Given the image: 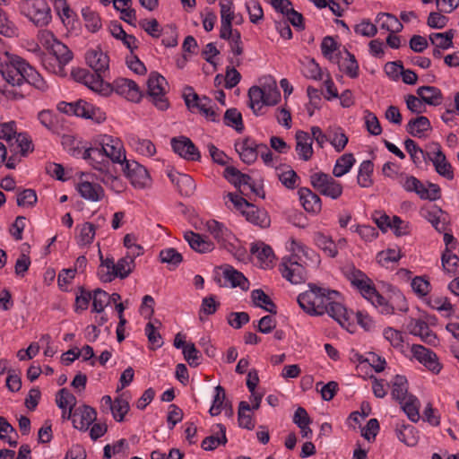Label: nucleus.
<instances>
[{
  "mask_svg": "<svg viewBox=\"0 0 459 459\" xmlns=\"http://www.w3.org/2000/svg\"><path fill=\"white\" fill-rule=\"evenodd\" d=\"M224 123L228 126H234L238 133L244 130L242 115L237 108H229L226 110L224 114Z\"/></svg>",
  "mask_w": 459,
  "mask_h": 459,
  "instance_id": "nucleus-59",
  "label": "nucleus"
},
{
  "mask_svg": "<svg viewBox=\"0 0 459 459\" xmlns=\"http://www.w3.org/2000/svg\"><path fill=\"white\" fill-rule=\"evenodd\" d=\"M374 170V164L371 160H364L361 162L357 177L358 184L361 187H369L372 186L373 181L371 175Z\"/></svg>",
  "mask_w": 459,
  "mask_h": 459,
  "instance_id": "nucleus-48",
  "label": "nucleus"
},
{
  "mask_svg": "<svg viewBox=\"0 0 459 459\" xmlns=\"http://www.w3.org/2000/svg\"><path fill=\"white\" fill-rule=\"evenodd\" d=\"M296 138V152L299 157L303 160H308L313 155V139L309 136L308 133L305 131H298L295 135Z\"/></svg>",
  "mask_w": 459,
  "mask_h": 459,
  "instance_id": "nucleus-27",
  "label": "nucleus"
},
{
  "mask_svg": "<svg viewBox=\"0 0 459 459\" xmlns=\"http://www.w3.org/2000/svg\"><path fill=\"white\" fill-rule=\"evenodd\" d=\"M411 333L418 335L427 343L432 344L437 341V336L429 329L428 324L422 320H415L411 325Z\"/></svg>",
  "mask_w": 459,
  "mask_h": 459,
  "instance_id": "nucleus-38",
  "label": "nucleus"
},
{
  "mask_svg": "<svg viewBox=\"0 0 459 459\" xmlns=\"http://www.w3.org/2000/svg\"><path fill=\"white\" fill-rule=\"evenodd\" d=\"M241 160L246 164L254 163L259 154V144L250 138H246L241 143L236 144Z\"/></svg>",
  "mask_w": 459,
  "mask_h": 459,
  "instance_id": "nucleus-22",
  "label": "nucleus"
},
{
  "mask_svg": "<svg viewBox=\"0 0 459 459\" xmlns=\"http://www.w3.org/2000/svg\"><path fill=\"white\" fill-rule=\"evenodd\" d=\"M129 409V403L126 399L122 397H117L114 400V405H112L111 409L113 418L118 422L123 421Z\"/></svg>",
  "mask_w": 459,
  "mask_h": 459,
  "instance_id": "nucleus-63",
  "label": "nucleus"
},
{
  "mask_svg": "<svg viewBox=\"0 0 459 459\" xmlns=\"http://www.w3.org/2000/svg\"><path fill=\"white\" fill-rule=\"evenodd\" d=\"M328 142L336 152H342L348 143V137L341 128L328 132Z\"/></svg>",
  "mask_w": 459,
  "mask_h": 459,
  "instance_id": "nucleus-60",
  "label": "nucleus"
},
{
  "mask_svg": "<svg viewBox=\"0 0 459 459\" xmlns=\"http://www.w3.org/2000/svg\"><path fill=\"white\" fill-rule=\"evenodd\" d=\"M76 190L83 199L90 202H100L105 196V191L100 184L89 181L78 183Z\"/></svg>",
  "mask_w": 459,
  "mask_h": 459,
  "instance_id": "nucleus-20",
  "label": "nucleus"
},
{
  "mask_svg": "<svg viewBox=\"0 0 459 459\" xmlns=\"http://www.w3.org/2000/svg\"><path fill=\"white\" fill-rule=\"evenodd\" d=\"M377 21L381 22V29L392 33L399 32L403 28L400 21L394 15L388 13H378L377 16Z\"/></svg>",
  "mask_w": 459,
  "mask_h": 459,
  "instance_id": "nucleus-43",
  "label": "nucleus"
},
{
  "mask_svg": "<svg viewBox=\"0 0 459 459\" xmlns=\"http://www.w3.org/2000/svg\"><path fill=\"white\" fill-rule=\"evenodd\" d=\"M134 255H126V256L118 259L115 264L114 271H106L103 269L100 270V279L103 282H110L114 278L118 277L120 279L126 278L134 270L135 266Z\"/></svg>",
  "mask_w": 459,
  "mask_h": 459,
  "instance_id": "nucleus-12",
  "label": "nucleus"
},
{
  "mask_svg": "<svg viewBox=\"0 0 459 459\" xmlns=\"http://www.w3.org/2000/svg\"><path fill=\"white\" fill-rule=\"evenodd\" d=\"M310 289L298 296L297 301L299 307L310 316H322L325 314L326 307L331 304L333 296L339 293L315 285H309Z\"/></svg>",
  "mask_w": 459,
  "mask_h": 459,
  "instance_id": "nucleus-2",
  "label": "nucleus"
},
{
  "mask_svg": "<svg viewBox=\"0 0 459 459\" xmlns=\"http://www.w3.org/2000/svg\"><path fill=\"white\" fill-rule=\"evenodd\" d=\"M311 186L322 195L333 200L338 199L343 192L342 185L332 176L324 172H316L310 176Z\"/></svg>",
  "mask_w": 459,
  "mask_h": 459,
  "instance_id": "nucleus-3",
  "label": "nucleus"
},
{
  "mask_svg": "<svg viewBox=\"0 0 459 459\" xmlns=\"http://www.w3.org/2000/svg\"><path fill=\"white\" fill-rule=\"evenodd\" d=\"M171 182L176 185L179 194L185 196H190L195 190L194 179L186 174L169 173Z\"/></svg>",
  "mask_w": 459,
  "mask_h": 459,
  "instance_id": "nucleus-24",
  "label": "nucleus"
},
{
  "mask_svg": "<svg viewBox=\"0 0 459 459\" xmlns=\"http://www.w3.org/2000/svg\"><path fill=\"white\" fill-rule=\"evenodd\" d=\"M251 298L254 304L256 307H262L265 311L276 315L277 307L273 301L270 299V297L265 294V292L261 289L254 290L251 292Z\"/></svg>",
  "mask_w": 459,
  "mask_h": 459,
  "instance_id": "nucleus-35",
  "label": "nucleus"
},
{
  "mask_svg": "<svg viewBox=\"0 0 459 459\" xmlns=\"http://www.w3.org/2000/svg\"><path fill=\"white\" fill-rule=\"evenodd\" d=\"M298 195L306 212L313 214H317L321 212L322 201L317 194L307 187H300Z\"/></svg>",
  "mask_w": 459,
  "mask_h": 459,
  "instance_id": "nucleus-18",
  "label": "nucleus"
},
{
  "mask_svg": "<svg viewBox=\"0 0 459 459\" xmlns=\"http://www.w3.org/2000/svg\"><path fill=\"white\" fill-rule=\"evenodd\" d=\"M391 394L394 399L399 403L404 401L409 397L408 394V383L405 377L396 375L392 382Z\"/></svg>",
  "mask_w": 459,
  "mask_h": 459,
  "instance_id": "nucleus-37",
  "label": "nucleus"
},
{
  "mask_svg": "<svg viewBox=\"0 0 459 459\" xmlns=\"http://www.w3.org/2000/svg\"><path fill=\"white\" fill-rule=\"evenodd\" d=\"M412 192L416 193L420 198L429 201H436L441 196L440 187L437 184L428 183L426 186L420 180Z\"/></svg>",
  "mask_w": 459,
  "mask_h": 459,
  "instance_id": "nucleus-36",
  "label": "nucleus"
},
{
  "mask_svg": "<svg viewBox=\"0 0 459 459\" xmlns=\"http://www.w3.org/2000/svg\"><path fill=\"white\" fill-rule=\"evenodd\" d=\"M441 262L444 271L449 275L459 273V257L452 254L448 248L443 253Z\"/></svg>",
  "mask_w": 459,
  "mask_h": 459,
  "instance_id": "nucleus-53",
  "label": "nucleus"
},
{
  "mask_svg": "<svg viewBox=\"0 0 459 459\" xmlns=\"http://www.w3.org/2000/svg\"><path fill=\"white\" fill-rule=\"evenodd\" d=\"M345 275L365 299L371 298L372 295L380 298V293L376 290L374 283L362 271L351 266L346 269Z\"/></svg>",
  "mask_w": 459,
  "mask_h": 459,
  "instance_id": "nucleus-7",
  "label": "nucleus"
},
{
  "mask_svg": "<svg viewBox=\"0 0 459 459\" xmlns=\"http://www.w3.org/2000/svg\"><path fill=\"white\" fill-rule=\"evenodd\" d=\"M214 397L212 401V404L209 410V413L212 416H217L219 415L222 409L227 410L228 408V402H226V393L225 389L221 385H217L214 388Z\"/></svg>",
  "mask_w": 459,
  "mask_h": 459,
  "instance_id": "nucleus-45",
  "label": "nucleus"
},
{
  "mask_svg": "<svg viewBox=\"0 0 459 459\" xmlns=\"http://www.w3.org/2000/svg\"><path fill=\"white\" fill-rule=\"evenodd\" d=\"M25 67L27 69L24 71L25 83H29L41 91H47L48 84L42 76L30 65Z\"/></svg>",
  "mask_w": 459,
  "mask_h": 459,
  "instance_id": "nucleus-55",
  "label": "nucleus"
},
{
  "mask_svg": "<svg viewBox=\"0 0 459 459\" xmlns=\"http://www.w3.org/2000/svg\"><path fill=\"white\" fill-rule=\"evenodd\" d=\"M82 14L90 31L96 32L102 27L100 17L95 11L86 7L82 10Z\"/></svg>",
  "mask_w": 459,
  "mask_h": 459,
  "instance_id": "nucleus-56",
  "label": "nucleus"
},
{
  "mask_svg": "<svg viewBox=\"0 0 459 459\" xmlns=\"http://www.w3.org/2000/svg\"><path fill=\"white\" fill-rule=\"evenodd\" d=\"M184 99L189 109L196 108L210 121L216 122L219 120L218 113L211 106L212 100L210 98L206 96L200 98L194 92L192 87H187L184 93Z\"/></svg>",
  "mask_w": 459,
  "mask_h": 459,
  "instance_id": "nucleus-6",
  "label": "nucleus"
},
{
  "mask_svg": "<svg viewBox=\"0 0 459 459\" xmlns=\"http://www.w3.org/2000/svg\"><path fill=\"white\" fill-rule=\"evenodd\" d=\"M159 257L161 263L167 264L172 269L178 267L183 261L182 255L173 247L162 249Z\"/></svg>",
  "mask_w": 459,
  "mask_h": 459,
  "instance_id": "nucleus-54",
  "label": "nucleus"
},
{
  "mask_svg": "<svg viewBox=\"0 0 459 459\" xmlns=\"http://www.w3.org/2000/svg\"><path fill=\"white\" fill-rule=\"evenodd\" d=\"M263 91L264 92V105L274 106L281 99V92L277 87L276 82L273 79L263 86Z\"/></svg>",
  "mask_w": 459,
  "mask_h": 459,
  "instance_id": "nucleus-51",
  "label": "nucleus"
},
{
  "mask_svg": "<svg viewBox=\"0 0 459 459\" xmlns=\"http://www.w3.org/2000/svg\"><path fill=\"white\" fill-rule=\"evenodd\" d=\"M28 63L17 56L5 53L4 59L0 63V74L5 84L0 86V93L6 99L18 100L24 98L22 90L25 83V73Z\"/></svg>",
  "mask_w": 459,
  "mask_h": 459,
  "instance_id": "nucleus-1",
  "label": "nucleus"
},
{
  "mask_svg": "<svg viewBox=\"0 0 459 459\" xmlns=\"http://www.w3.org/2000/svg\"><path fill=\"white\" fill-rule=\"evenodd\" d=\"M89 89L104 96L108 95L112 91V87L109 83L103 81L101 73H91L86 75V80L83 82Z\"/></svg>",
  "mask_w": 459,
  "mask_h": 459,
  "instance_id": "nucleus-32",
  "label": "nucleus"
},
{
  "mask_svg": "<svg viewBox=\"0 0 459 459\" xmlns=\"http://www.w3.org/2000/svg\"><path fill=\"white\" fill-rule=\"evenodd\" d=\"M411 352L413 357L429 370L434 374L440 372L442 366L435 352L420 344H413Z\"/></svg>",
  "mask_w": 459,
  "mask_h": 459,
  "instance_id": "nucleus-15",
  "label": "nucleus"
},
{
  "mask_svg": "<svg viewBox=\"0 0 459 459\" xmlns=\"http://www.w3.org/2000/svg\"><path fill=\"white\" fill-rule=\"evenodd\" d=\"M113 89L118 94L133 102H139L143 98V91L137 83L130 79L118 78L113 82Z\"/></svg>",
  "mask_w": 459,
  "mask_h": 459,
  "instance_id": "nucleus-16",
  "label": "nucleus"
},
{
  "mask_svg": "<svg viewBox=\"0 0 459 459\" xmlns=\"http://www.w3.org/2000/svg\"><path fill=\"white\" fill-rule=\"evenodd\" d=\"M314 240L316 245L320 249H322L326 255L330 257H334L337 255L338 250L336 249V245L328 236L317 232L314 237Z\"/></svg>",
  "mask_w": 459,
  "mask_h": 459,
  "instance_id": "nucleus-50",
  "label": "nucleus"
},
{
  "mask_svg": "<svg viewBox=\"0 0 459 459\" xmlns=\"http://www.w3.org/2000/svg\"><path fill=\"white\" fill-rule=\"evenodd\" d=\"M184 238L188 243L190 247L195 252L204 254L211 252L214 249V245L212 242L194 231H186L184 234Z\"/></svg>",
  "mask_w": 459,
  "mask_h": 459,
  "instance_id": "nucleus-26",
  "label": "nucleus"
},
{
  "mask_svg": "<svg viewBox=\"0 0 459 459\" xmlns=\"http://www.w3.org/2000/svg\"><path fill=\"white\" fill-rule=\"evenodd\" d=\"M250 410L251 407L248 404V403L245 401L239 403L238 411V420L239 427L247 429H253L255 428V423L252 416L247 413V411H249Z\"/></svg>",
  "mask_w": 459,
  "mask_h": 459,
  "instance_id": "nucleus-58",
  "label": "nucleus"
},
{
  "mask_svg": "<svg viewBox=\"0 0 459 459\" xmlns=\"http://www.w3.org/2000/svg\"><path fill=\"white\" fill-rule=\"evenodd\" d=\"M398 439L408 446H414L418 443V437L415 433V429L411 426H403V429L397 431Z\"/></svg>",
  "mask_w": 459,
  "mask_h": 459,
  "instance_id": "nucleus-64",
  "label": "nucleus"
},
{
  "mask_svg": "<svg viewBox=\"0 0 459 459\" xmlns=\"http://www.w3.org/2000/svg\"><path fill=\"white\" fill-rule=\"evenodd\" d=\"M242 215L246 217V220L255 226L260 228H267L270 226V218L265 210L260 209L257 206L249 204L243 210Z\"/></svg>",
  "mask_w": 459,
  "mask_h": 459,
  "instance_id": "nucleus-21",
  "label": "nucleus"
},
{
  "mask_svg": "<svg viewBox=\"0 0 459 459\" xmlns=\"http://www.w3.org/2000/svg\"><path fill=\"white\" fill-rule=\"evenodd\" d=\"M16 134L15 122L11 121L0 125V139L6 141L11 152H13V147L14 146L13 140Z\"/></svg>",
  "mask_w": 459,
  "mask_h": 459,
  "instance_id": "nucleus-62",
  "label": "nucleus"
},
{
  "mask_svg": "<svg viewBox=\"0 0 459 459\" xmlns=\"http://www.w3.org/2000/svg\"><path fill=\"white\" fill-rule=\"evenodd\" d=\"M454 36L455 31L453 30H449L445 32L431 33L429 36V39L432 45L437 48L446 50L453 47Z\"/></svg>",
  "mask_w": 459,
  "mask_h": 459,
  "instance_id": "nucleus-40",
  "label": "nucleus"
},
{
  "mask_svg": "<svg viewBox=\"0 0 459 459\" xmlns=\"http://www.w3.org/2000/svg\"><path fill=\"white\" fill-rule=\"evenodd\" d=\"M282 276L292 284H299L306 281L307 272L305 267L298 262V256L292 255L283 257L280 265Z\"/></svg>",
  "mask_w": 459,
  "mask_h": 459,
  "instance_id": "nucleus-9",
  "label": "nucleus"
},
{
  "mask_svg": "<svg viewBox=\"0 0 459 459\" xmlns=\"http://www.w3.org/2000/svg\"><path fill=\"white\" fill-rule=\"evenodd\" d=\"M101 158L106 156L114 163L123 165L126 160L123 143L118 138L104 135L100 147H99Z\"/></svg>",
  "mask_w": 459,
  "mask_h": 459,
  "instance_id": "nucleus-11",
  "label": "nucleus"
},
{
  "mask_svg": "<svg viewBox=\"0 0 459 459\" xmlns=\"http://www.w3.org/2000/svg\"><path fill=\"white\" fill-rule=\"evenodd\" d=\"M229 62L232 65L231 67L228 66L226 68V75H225V87L227 89H232L236 85L238 84L241 79L240 74L237 71L235 66H239L241 64L240 59L238 58H229Z\"/></svg>",
  "mask_w": 459,
  "mask_h": 459,
  "instance_id": "nucleus-49",
  "label": "nucleus"
},
{
  "mask_svg": "<svg viewBox=\"0 0 459 459\" xmlns=\"http://www.w3.org/2000/svg\"><path fill=\"white\" fill-rule=\"evenodd\" d=\"M429 130H431L430 122L428 117L423 116L411 119L406 126V131L414 137H421Z\"/></svg>",
  "mask_w": 459,
  "mask_h": 459,
  "instance_id": "nucleus-34",
  "label": "nucleus"
},
{
  "mask_svg": "<svg viewBox=\"0 0 459 459\" xmlns=\"http://www.w3.org/2000/svg\"><path fill=\"white\" fill-rule=\"evenodd\" d=\"M404 147L416 165L420 164L422 160H428L427 152L420 148L412 139H406L404 141Z\"/></svg>",
  "mask_w": 459,
  "mask_h": 459,
  "instance_id": "nucleus-57",
  "label": "nucleus"
},
{
  "mask_svg": "<svg viewBox=\"0 0 459 459\" xmlns=\"http://www.w3.org/2000/svg\"><path fill=\"white\" fill-rule=\"evenodd\" d=\"M224 279L231 285V287H239L243 290L249 288V281L242 273L236 270L230 264H225L221 267Z\"/></svg>",
  "mask_w": 459,
  "mask_h": 459,
  "instance_id": "nucleus-28",
  "label": "nucleus"
},
{
  "mask_svg": "<svg viewBox=\"0 0 459 459\" xmlns=\"http://www.w3.org/2000/svg\"><path fill=\"white\" fill-rule=\"evenodd\" d=\"M22 13L36 26L43 27L51 21V10L46 0H32L22 7Z\"/></svg>",
  "mask_w": 459,
  "mask_h": 459,
  "instance_id": "nucleus-5",
  "label": "nucleus"
},
{
  "mask_svg": "<svg viewBox=\"0 0 459 459\" xmlns=\"http://www.w3.org/2000/svg\"><path fill=\"white\" fill-rule=\"evenodd\" d=\"M122 169L135 188L143 189L151 185V178L147 169L137 161L126 160L122 165Z\"/></svg>",
  "mask_w": 459,
  "mask_h": 459,
  "instance_id": "nucleus-8",
  "label": "nucleus"
},
{
  "mask_svg": "<svg viewBox=\"0 0 459 459\" xmlns=\"http://www.w3.org/2000/svg\"><path fill=\"white\" fill-rule=\"evenodd\" d=\"M356 160L352 153H344L341 157L336 160L333 169V175L335 178H341L347 174L354 163Z\"/></svg>",
  "mask_w": 459,
  "mask_h": 459,
  "instance_id": "nucleus-39",
  "label": "nucleus"
},
{
  "mask_svg": "<svg viewBox=\"0 0 459 459\" xmlns=\"http://www.w3.org/2000/svg\"><path fill=\"white\" fill-rule=\"evenodd\" d=\"M165 84H167L165 77L156 72L151 73L147 81V94L150 101L160 110H166L169 107L165 96Z\"/></svg>",
  "mask_w": 459,
  "mask_h": 459,
  "instance_id": "nucleus-4",
  "label": "nucleus"
},
{
  "mask_svg": "<svg viewBox=\"0 0 459 459\" xmlns=\"http://www.w3.org/2000/svg\"><path fill=\"white\" fill-rule=\"evenodd\" d=\"M223 176L230 184L238 188L241 194H244V190L241 187L246 189V185L251 184V177L249 175L242 173L232 166L226 167Z\"/></svg>",
  "mask_w": 459,
  "mask_h": 459,
  "instance_id": "nucleus-31",
  "label": "nucleus"
},
{
  "mask_svg": "<svg viewBox=\"0 0 459 459\" xmlns=\"http://www.w3.org/2000/svg\"><path fill=\"white\" fill-rule=\"evenodd\" d=\"M249 107L255 115H258V111L264 105V92L262 86H252L248 90Z\"/></svg>",
  "mask_w": 459,
  "mask_h": 459,
  "instance_id": "nucleus-52",
  "label": "nucleus"
},
{
  "mask_svg": "<svg viewBox=\"0 0 459 459\" xmlns=\"http://www.w3.org/2000/svg\"><path fill=\"white\" fill-rule=\"evenodd\" d=\"M49 50L50 54L58 62L60 70H62L63 67L73 59L72 51L68 48L67 46L56 39H53V42L49 47Z\"/></svg>",
  "mask_w": 459,
  "mask_h": 459,
  "instance_id": "nucleus-30",
  "label": "nucleus"
},
{
  "mask_svg": "<svg viewBox=\"0 0 459 459\" xmlns=\"http://www.w3.org/2000/svg\"><path fill=\"white\" fill-rule=\"evenodd\" d=\"M85 59L88 65L96 73H104L108 69L109 58L100 48L87 51Z\"/></svg>",
  "mask_w": 459,
  "mask_h": 459,
  "instance_id": "nucleus-19",
  "label": "nucleus"
},
{
  "mask_svg": "<svg viewBox=\"0 0 459 459\" xmlns=\"http://www.w3.org/2000/svg\"><path fill=\"white\" fill-rule=\"evenodd\" d=\"M92 299V312L101 313L105 307L109 303L108 294L101 290L96 289L91 295Z\"/></svg>",
  "mask_w": 459,
  "mask_h": 459,
  "instance_id": "nucleus-61",
  "label": "nucleus"
},
{
  "mask_svg": "<svg viewBox=\"0 0 459 459\" xmlns=\"http://www.w3.org/2000/svg\"><path fill=\"white\" fill-rule=\"evenodd\" d=\"M56 402L57 406L63 410L62 417L65 418V409L69 408L71 413L74 412L73 409L76 404V398L68 389L62 388L57 393Z\"/></svg>",
  "mask_w": 459,
  "mask_h": 459,
  "instance_id": "nucleus-46",
  "label": "nucleus"
},
{
  "mask_svg": "<svg viewBox=\"0 0 459 459\" xmlns=\"http://www.w3.org/2000/svg\"><path fill=\"white\" fill-rule=\"evenodd\" d=\"M213 435L205 437L201 446L204 450H214L219 445H225L227 443L226 428L224 425L218 423L213 426Z\"/></svg>",
  "mask_w": 459,
  "mask_h": 459,
  "instance_id": "nucleus-25",
  "label": "nucleus"
},
{
  "mask_svg": "<svg viewBox=\"0 0 459 459\" xmlns=\"http://www.w3.org/2000/svg\"><path fill=\"white\" fill-rule=\"evenodd\" d=\"M67 419L72 420L75 429L86 430L96 420L97 412L92 407L83 405L75 409L73 413L69 410Z\"/></svg>",
  "mask_w": 459,
  "mask_h": 459,
  "instance_id": "nucleus-13",
  "label": "nucleus"
},
{
  "mask_svg": "<svg viewBox=\"0 0 459 459\" xmlns=\"http://www.w3.org/2000/svg\"><path fill=\"white\" fill-rule=\"evenodd\" d=\"M399 403L403 411L412 422H417L420 420L419 410L420 403L416 396L410 394L407 399Z\"/></svg>",
  "mask_w": 459,
  "mask_h": 459,
  "instance_id": "nucleus-41",
  "label": "nucleus"
},
{
  "mask_svg": "<svg viewBox=\"0 0 459 459\" xmlns=\"http://www.w3.org/2000/svg\"><path fill=\"white\" fill-rule=\"evenodd\" d=\"M171 147L175 153L186 160H199L200 152L195 143L186 136L174 137L171 139Z\"/></svg>",
  "mask_w": 459,
  "mask_h": 459,
  "instance_id": "nucleus-14",
  "label": "nucleus"
},
{
  "mask_svg": "<svg viewBox=\"0 0 459 459\" xmlns=\"http://www.w3.org/2000/svg\"><path fill=\"white\" fill-rule=\"evenodd\" d=\"M417 94L421 100L430 106H438L442 103L443 94L434 86H421L417 89Z\"/></svg>",
  "mask_w": 459,
  "mask_h": 459,
  "instance_id": "nucleus-33",
  "label": "nucleus"
},
{
  "mask_svg": "<svg viewBox=\"0 0 459 459\" xmlns=\"http://www.w3.org/2000/svg\"><path fill=\"white\" fill-rule=\"evenodd\" d=\"M429 151L427 152L428 160H429L437 173L446 178V179L454 178V171L451 164L447 161L445 153L443 152L441 146L437 143H433L429 145Z\"/></svg>",
  "mask_w": 459,
  "mask_h": 459,
  "instance_id": "nucleus-10",
  "label": "nucleus"
},
{
  "mask_svg": "<svg viewBox=\"0 0 459 459\" xmlns=\"http://www.w3.org/2000/svg\"><path fill=\"white\" fill-rule=\"evenodd\" d=\"M421 214L438 232L446 230V214L440 208L432 206L429 209H422Z\"/></svg>",
  "mask_w": 459,
  "mask_h": 459,
  "instance_id": "nucleus-23",
  "label": "nucleus"
},
{
  "mask_svg": "<svg viewBox=\"0 0 459 459\" xmlns=\"http://www.w3.org/2000/svg\"><path fill=\"white\" fill-rule=\"evenodd\" d=\"M129 143L135 152L142 155L150 157L156 152V148L151 140L132 136L129 140Z\"/></svg>",
  "mask_w": 459,
  "mask_h": 459,
  "instance_id": "nucleus-47",
  "label": "nucleus"
},
{
  "mask_svg": "<svg viewBox=\"0 0 459 459\" xmlns=\"http://www.w3.org/2000/svg\"><path fill=\"white\" fill-rule=\"evenodd\" d=\"M207 228L208 231L223 247H226L227 244H230L231 241L235 238L232 232L222 223L217 221H208Z\"/></svg>",
  "mask_w": 459,
  "mask_h": 459,
  "instance_id": "nucleus-29",
  "label": "nucleus"
},
{
  "mask_svg": "<svg viewBox=\"0 0 459 459\" xmlns=\"http://www.w3.org/2000/svg\"><path fill=\"white\" fill-rule=\"evenodd\" d=\"M74 114L77 117H83L86 119H91L95 123L100 124L106 119V114L96 108L91 103H89L83 100H79L74 102Z\"/></svg>",
  "mask_w": 459,
  "mask_h": 459,
  "instance_id": "nucleus-17",
  "label": "nucleus"
},
{
  "mask_svg": "<svg viewBox=\"0 0 459 459\" xmlns=\"http://www.w3.org/2000/svg\"><path fill=\"white\" fill-rule=\"evenodd\" d=\"M251 253L256 255L263 266H269L274 260V254L272 247L264 243L253 245Z\"/></svg>",
  "mask_w": 459,
  "mask_h": 459,
  "instance_id": "nucleus-42",
  "label": "nucleus"
},
{
  "mask_svg": "<svg viewBox=\"0 0 459 459\" xmlns=\"http://www.w3.org/2000/svg\"><path fill=\"white\" fill-rule=\"evenodd\" d=\"M325 313L337 321L342 327L348 323L349 318L346 308L341 303L336 302L334 299H331V304L326 307Z\"/></svg>",
  "mask_w": 459,
  "mask_h": 459,
  "instance_id": "nucleus-44",
  "label": "nucleus"
}]
</instances>
